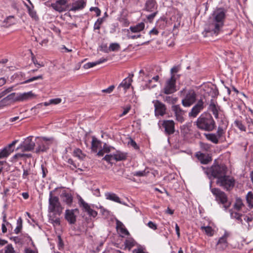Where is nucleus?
<instances>
[{
	"label": "nucleus",
	"mask_w": 253,
	"mask_h": 253,
	"mask_svg": "<svg viewBox=\"0 0 253 253\" xmlns=\"http://www.w3.org/2000/svg\"><path fill=\"white\" fill-rule=\"evenodd\" d=\"M225 18V9L222 8L216 9L213 13L212 21L205 29V32L210 33L212 36H217L221 31Z\"/></svg>",
	"instance_id": "nucleus-1"
},
{
	"label": "nucleus",
	"mask_w": 253,
	"mask_h": 253,
	"mask_svg": "<svg viewBox=\"0 0 253 253\" xmlns=\"http://www.w3.org/2000/svg\"><path fill=\"white\" fill-rule=\"evenodd\" d=\"M197 127L202 130L211 131L216 127V124L211 115L207 113L202 114L196 122Z\"/></svg>",
	"instance_id": "nucleus-2"
},
{
	"label": "nucleus",
	"mask_w": 253,
	"mask_h": 253,
	"mask_svg": "<svg viewBox=\"0 0 253 253\" xmlns=\"http://www.w3.org/2000/svg\"><path fill=\"white\" fill-rule=\"evenodd\" d=\"M202 169L207 175H211L217 180L224 176L227 172V168L224 165H212L210 168H206L202 167Z\"/></svg>",
	"instance_id": "nucleus-3"
},
{
	"label": "nucleus",
	"mask_w": 253,
	"mask_h": 253,
	"mask_svg": "<svg viewBox=\"0 0 253 253\" xmlns=\"http://www.w3.org/2000/svg\"><path fill=\"white\" fill-rule=\"evenodd\" d=\"M48 202V212L60 216L62 212L63 208L61 206L59 198L54 196L52 191L49 193Z\"/></svg>",
	"instance_id": "nucleus-4"
},
{
	"label": "nucleus",
	"mask_w": 253,
	"mask_h": 253,
	"mask_svg": "<svg viewBox=\"0 0 253 253\" xmlns=\"http://www.w3.org/2000/svg\"><path fill=\"white\" fill-rule=\"evenodd\" d=\"M216 183L218 185L228 191L234 187L235 180L233 177L226 174L224 176L217 180Z\"/></svg>",
	"instance_id": "nucleus-5"
},
{
	"label": "nucleus",
	"mask_w": 253,
	"mask_h": 253,
	"mask_svg": "<svg viewBox=\"0 0 253 253\" xmlns=\"http://www.w3.org/2000/svg\"><path fill=\"white\" fill-rule=\"evenodd\" d=\"M197 94L193 89L188 91L184 98L182 100V105L188 107L193 105L196 101Z\"/></svg>",
	"instance_id": "nucleus-6"
},
{
	"label": "nucleus",
	"mask_w": 253,
	"mask_h": 253,
	"mask_svg": "<svg viewBox=\"0 0 253 253\" xmlns=\"http://www.w3.org/2000/svg\"><path fill=\"white\" fill-rule=\"evenodd\" d=\"M176 79H174V77L172 76L166 81L165 86L163 89L164 92L165 94H171L176 91Z\"/></svg>",
	"instance_id": "nucleus-7"
},
{
	"label": "nucleus",
	"mask_w": 253,
	"mask_h": 253,
	"mask_svg": "<svg viewBox=\"0 0 253 253\" xmlns=\"http://www.w3.org/2000/svg\"><path fill=\"white\" fill-rule=\"evenodd\" d=\"M51 7L59 13L66 11L68 8V3L67 0H55L50 5Z\"/></svg>",
	"instance_id": "nucleus-8"
},
{
	"label": "nucleus",
	"mask_w": 253,
	"mask_h": 253,
	"mask_svg": "<svg viewBox=\"0 0 253 253\" xmlns=\"http://www.w3.org/2000/svg\"><path fill=\"white\" fill-rule=\"evenodd\" d=\"M212 194L215 196V200L222 204H225L227 202V197L226 194L218 188H211Z\"/></svg>",
	"instance_id": "nucleus-9"
},
{
	"label": "nucleus",
	"mask_w": 253,
	"mask_h": 253,
	"mask_svg": "<svg viewBox=\"0 0 253 253\" xmlns=\"http://www.w3.org/2000/svg\"><path fill=\"white\" fill-rule=\"evenodd\" d=\"M155 108V115L156 117L163 116L166 113V106L158 100L152 101Z\"/></svg>",
	"instance_id": "nucleus-10"
},
{
	"label": "nucleus",
	"mask_w": 253,
	"mask_h": 253,
	"mask_svg": "<svg viewBox=\"0 0 253 253\" xmlns=\"http://www.w3.org/2000/svg\"><path fill=\"white\" fill-rule=\"evenodd\" d=\"M171 110L174 112L176 120L180 123H182L184 121V115L185 112L181 108L179 105H172Z\"/></svg>",
	"instance_id": "nucleus-11"
},
{
	"label": "nucleus",
	"mask_w": 253,
	"mask_h": 253,
	"mask_svg": "<svg viewBox=\"0 0 253 253\" xmlns=\"http://www.w3.org/2000/svg\"><path fill=\"white\" fill-rule=\"evenodd\" d=\"M162 126L165 128V132L168 135H171L175 132V123L173 120H163Z\"/></svg>",
	"instance_id": "nucleus-12"
},
{
	"label": "nucleus",
	"mask_w": 253,
	"mask_h": 253,
	"mask_svg": "<svg viewBox=\"0 0 253 253\" xmlns=\"http://www.w3.org/2000/svg\"><path fill=\"white\" fill-rule=\"evenodd\" d=\"M204 108V103L203 99L198 100L197 103L192 107L191 111L189 113V116L195 118Z\"/></svg>",
	"instance_id": "nucleus-13"
},
{
	"label": "nucleus",
	"mask_w": 253,
	"mask_h": 253,
	"mask_svg": "<svg viewBox=\"0 0 253 253\" xmlns=\"http://www.w3.org/2000/svg\"><path fill=\"white\" fill-rule=\"evenodd\" d=\"M79 205L81 207L83 208V210L86 212L89 216L95 217L97 215V212L94 210L92 209L90 206L86 203L81 197L79 199Z\"/></svg>",
	"instance_id": "nucleus-14"
},
{
	"label": "nucleus",
	"mask_w": 253,
	"mask_h": 253,
	"mask_svg": "<svg viewBox=\"0 0 253 253\" xmlns=\"http://www.w3.org/2000/svg\"><path fill=\"white\" fill-rule=\"evenodd\" d=\"M17 142V140L13 141L12 143L8 144L7 146L0 150V159L7 157L13 152L14 149L12 148V147L15 145Z\"/></svg>",
	"instance_id": "nucleus-15"
},
{
	"label": "nucleus",
	"mask_w": 253,
	"mask_h": 253,
	"mask_svg": "<svg viewBox=\"0 0 253 253\" xmlns=\"http://www.w3.org/2000/svg\"><path fill=\"white\" fill-rule=\"evenodd\" d=\"M32 136H29L25 139L21 145V147L24 151H30L34 149L35 146V142L32 141Z\"/></svg>",
	"instance_id": "nucleus-16"
},
{
	"label": "nucleus",
	"mask_w": 253,
	"mask_h": 253,
	"mask_svg": "<svg viewBox=\"0 0 253 253\" xmlns=\"http://www.w3.org/2000/svg\"><path fill=\"white\" fill-rule=\"evenodd\" d=\"M116 229L118 233L122 237H124L126 235H129V233L125 227L124 224L119 220H116Z\"/></svg>",
	"instance_id": "nucleus-17"
},
{
	"label": "nucleus",
	"mask_w": 253,
	"mask_h": 253,
	"mask_svg": "<svg viewBox=\"0 0 253 253\" xmlns=\"http://www.w3.org/2000/svg\"><path fill=\"white\" fill-rule=\"evenodd\" d=\"M75 211H78V209L66 210L65 211V218L71 224H74L76 221V216L74 212Z\"/></svg>",
	"instance_id": "nucleus-18"
},
{
	"label": "nucleus",
	"mask_w": 253,
	"mask_h": 253,
	"mask_svg": "<svg viewBox=\"0 0 253 253\" xmlns=\"http://www.w3.org/2000/svg\"><path fill=\"white\" fill-rule=\"evenodd\" d=\"M133 77V74H129L128 76L126 79H125L119 84L118 88H120V87H122L124 89L125 91L128 88H129L132 82Z\"/></svg>",
	"instance_id": "nucleus-19"
},
{
	"label": "nucleus",
	"mask_w": 253,
	"mask_h": 253,
	"mask_svg": "<svg viewBox=\"0 0 253 253\" xmlns=\"http://www.w3.org/2000/svg\"><path fill=\"white\" fill-rule=\"evenodd\" d=\"M35 96V95L33 93L32 91H30L19 94L16 97V100L20 101H26L32 99Z\"/></svg>",
	"instance_id": "nucleus-20"
},
{
	"label": "nucleus",
	"mask_w": 253,
	"mask_h": 253,
	"mask_svg": "<svg viewBox=\"0 0 253 253\" xmlns=\"http://www.w3.org/2000/svg\"><path fill=\"white\" fill-rule=\"evenodd\" d=\"M37 144L38 145L36 150V152L39 153L41 152H43L47 151L49 148V144L45 141L39 140Z\"/></svg>",
	"instance_id": "nucleus-21"
},
{
	"label": "nucleus",
	"mask_w": 253,
	"mask_h": 253,
	"mask_svg": "<svg viewBox=\"0 0 253 253\" xmlns=\"http://www.w3.org/2000/svg\"><path fill=\"white\" fill-rule=\"evenodd\" d=\"M145 28V24L144 22H140L137 24L130 26L129 29L127 30L128 32H130L132 33L138 34L143 31Z\"/></svg>",
	"instance_id": "nucleus-22"
},
{
	"label": "nucleus",
	"mask_w": 253,
	"mask_h": 253,
	"mask_svg": "<svg viewBox=\"0 0 253 253\" xmlns=\"http://www.w3.org/2000/svg\"><path fill=\"white\" fill-rule=\"evenodd\" d=\"M197 159L203 164H207L211 161V158L208 155H206L200 152L196 154Z\"/></svg>",
	"instance_id": "nucleus-23"
},
{
	"label": "nucleus",
	"mask_w": 253,
	"mask_h": 253,
	"mask_svg": "<svg viewBox=\"0 0 253 253\" xmlns=\"http://www.w3.org/2000/svg\"><path fill=\"white\" fill-rule=\"evenodd\" d=\"M209 109L210 111L212 112L216 119L218 118L219 107L217 105L216 102H215L213 100H211L209 106Z\"/></svg>",
	"instance_id": "nucleus-24"
},
{
	"label": "nucleus",
	"mask_w": 253,
	"mask_h": 253,
	"mask_svg": "<svg viewBox=\"0 0 253 253\" xmlns=\"http://www.w3.org/2000/svg\"><path fill=\"white\" fill-rule=\"evenodd\" d=\"M145 7L147 11H154L157 10V5L155 0H147Z\"/></svg>",
	"instance_id": "nucleus-25"
},
{
	"label": "nucleus",
	"mask_w": 253,
	"mask_h": 253,
	"mask_svg": "<svg viewBox=\"0 0 253 253\" xmlns=\"http://www.w3.org/2000/svg\"><path fill=\"white\" fill-rule=\"evenodd\" d=\"M229 234L227 232H225L224 235L219 239L217 243V245L221 246V248L223 249L227 247V239L228 237H229Z\"/></svg>",
	"instance_id": "nucleus-26"
},
{
	"label": "nucleus",
	"mask_w": 253,
	"mask_h": 253,
	"mask_svg": "<svg viewBox=\"0 0 253 253\" xmlns=\"http://www.w3.org/2000/svg\"><path fill=\"white\" fill-rule=\"evenodd\" d=\"M85 5V2L83 0H79L75 2L71 9L72 11H76L82 9Z\"/></svg>",
	"instance_id": "nucleus-27"
},
{
	"label": "nucleus",
	"mask_w": 253,
	"mask_h": 253,
	"mask_svg": "<svg viewBox=\"0 0 253 253\" xmlns=\"http://www.w3.org/2000/svg\"><path fill=\"white\" fill-rule=\"evenodd\" d=\"M107 59L104 58H102L95 62H88V63L85 64L84 65V67L85 69H87L92 68L97 65L100 64L103 62H105L107 61Z\"/></svg>",
	"instance_id": "nucleus-28"
},
{
	"label": "nucleus",
	"mask_w": 253,
	"mask_h": 253,
	"mask_svg": "<svg viewBox=\"0 0 253 253\" xmlns=\"http://www.w3.org/2000/svg\"><path fill=\"white\" fill-rule=\"evenodd\" d=\"M105 196L106 197V199L108 200L125 205L124 203H123L120 201V198L115 193H107L105 194Z\"/></svg>",
	"instance_id": "nucleus-29"
},
{
	"label": "nucleus",
	"mask_w": 253,
	"mask_h": 253,
	"mask_svg": "<svg viewBox=\"0 0 253 253\" xmlns=\"http://www.w3.org/2000/svg\"><path fill=\"white\" fill-rule=\"evenodd\" d=\"M63 198V201L66 204L71 206L73 202V197L70 193H63L61 195Z\"/></svg>",
	"instance_id": "nucleus-30"
},
{
	"label": "nucleus",
	"mask_w": 253,
	"mask_h": 253,
	"mask_svg": "<svg viewBox=\"0 0 253 253\" xmlns=\"http://www.w3.org/2000/svg\"><path fill=\"white\" fill-rule=\"evenodd\" d=\"M136 242L132 238H127L125 242V249L130 250L132 248L135 246Z\"/></svg>",
	"instance_id": "nucleus-31"
},
{
	"label": "nucleus",
	"mask_w": 253,
	"mask_h": 253,
	"mask_svg": "<svg viewBox=\"0 0 253 253\" xmlns=\"http://www.w3.org/2000/svg\"><path fill=\"white\" fill-rule=\"evenodd\" d=\"M101 145V142L95 136H93L91 141V149L93 152H96L99 147Z\"/></svg>",
	"instance_id": "nucleus-32"
},
{
	"label": "nucleus",
	"mask_w": 253,
	"mask_h": 253,
	"mask_svg": "<svg viewBox=\"0 0 253 253\" xmlns=\"http://www.w3.org/2000/svg\"><path fill=\"white\" fill-rule=\"evenodd\" d=\"M206 138L209 141L212 142L214 144H218L219 139L215 133L205 134Z\"/></svg>",
	"instance_id": "nucleus-33"
},
{
	"label": "nucleus",
	"mask_w": 253,
	"mask_h": 253,
	"mask_svg": "<svg viewBox=\"0 0 253 253\" xmlns=\"http://www.w3.org/2000/svg\"><path fill=\"white\" fill-rule=\"evenodd\" d=\"M56 215H58V214H54V213H52V215L49 216V220L54 226H59L60 224V218L57 217Z\"/></svg>",
	"instance_id": "nucleus-34"
},
{
	"label": "nucleus",
	"mask_w": 253,
	"mask_h": 253,
	"mask_svg": "<svg viewBox=\"0 0 253 253\" xmlns=\"http://www.w3.org/2000/svg\"><path fill=\"white\" fill-rule=\"evenodd\" d=\"M27 7L28 10L29 14L31 17V18L35 21H38L39 20V17L37 14L36 11L33 9V5H32V7L27 5Z\"/></svg>",
	"instance_id": "nucleus-35"
},
{
	"label": "nucleus",
	"mask_w": 253,
	"mask_h": 253,
	"mask_svg": "<svg viewBox=\"0 0 253 253\" xmlns=\"http://www.w3.org/2000/svg\"><path fill=\"white\" fill-rule=\"evenodd\" d=\"M126 158V154L121 152H117L116 154H114V159L116 161L125 160Z\"/></svg>",
	"instance_id": "nucleus-36"
},
{
	"label": "nucleus",
	"mask_w": 253,
	"mask_h": 253,
	"mask_svg": "<svg viewBox=\"0 0 253 253\" xmlns=\"http://www.w3.org/2000/svg\"><path fill=\"white\" fill-rule=\"evenodd\" d=\"M177 100H178V99L177 97H173L171 96H163V100L165 102H166L170 104H175L177 102Z\"/></svg>",
	"instance_id": "nucleus-37"
},
{
	"label": "nucleus",
	"mask_w": 253,
	"mask_h": 253,
	"mask_svg": "<svg viewBox=\"0 0 253 253\" xmlns=\"http://www.w3.org/2000/svg\"><path fill=\"white\" fill-rule=\"evenodd\" d=\"M244 206V205L241 198H238L236 199V201L234 205L235 209H236L238 211H239L241 210V209Z\"/></svg>",
	"instance_id": "nucleus-38"
},
{
	"label": "nucleus",
	"mask_w": 253,
	"mask_h": 253,
	"mask_svg": "<svg viewBox=\"0 0 253 253\" xmlns=\"http://www.w3.org/2000/svg\"><path fill=\"white\" fill-rule=\"evenodd\" d=\"M73 155L75 157L78 158L80 160H83L85 158V155H84L82 150L79 148H76L73 151Z\"/></svg>",
	"instance_id": "nucleus-39"
},
{
	"label": "nucleus",
	"mask_w": 253,
	"mask_h": 253,
	"mask_svg": "<svg viewBox=\"0 0 253 253\" xmlns=\"http://www.w3.org/2000/svg\"><path fill=\"white\" fill-rule=\"evenodd\" d=\"M246 198L249 207L250 208L253 207V193L251 191L249 192Z\"/></svg>",
	"instance_id": "nucleus-40"
},
{
	"label": "nucleus",
	"mask_w": 253,
	"mask_h": 253,
	"mask_svg": "<svg viewBox=\"0 0 253 253\" xmlns=\"http://www.w3.org/2000/svg\"><path fill=\"white\" fill-rule=\"evenodd\" d=\"M201 229L204 231L206 234L209 236H212L214 234V230L211 226H202Z\"/></svg>",
	"instance_id": "nucleus-41"
},
{
	"label": "nucleus",
	"mask_w": 253,
	"mask_h": 253,
	"mask_svg": "<svg viewBox=\"0 0 253 253\" xmlns=\"http://www.w3.org/2000/svg\"><path fill=\"white\" fill-rule=\"evenodd\" d=\"M22 228V219L21 217H19L17 220V226L14 229V232L16 234L19 233Z\"/></svg>",
	"instance_id": "nucleus-42"
},
{
	"label": "nucleus",
	"mask_w": 253,
	"mask_h": 253,
	"mask_svg": "<svg viewBox=\"0 0 253 253\" xmlns=\"http://www.w3.org/2000/svg\"><path fill=\"white\" fill-rule=\"evenodd\" d=\"M120 49V45L118 43H112L109 47V50L111 51H118Z\"/></svg>",
	"instance_id": "nucleus-43"
},
{
	"label": "nucleus",
	"mask_w": 253,
	"mask_h": 253,
	"mask_svg": "<svg viewBox=\"0 0 253 253\" xmlns=\"http://www.w3.org/2000/svg\"><path fill=\"white\" fill-rule=\"evenodd\" d=\"M235 124L236 126L241 131H245L246 130V128L245 126L243 125L242 121L239 120H236L235 121Z\"/></svg>",
	"instance_id": "nucleus-44"
},
{
	"label": "nucleus",
	"mask_w": 253,
	"mask_h": 253,
	"mask_svg": "<svg viewBox=\"0 0 253 253\" xmlns=\"http://www.w3.org/2000/svg\"><path fill=\"white\" fill-rule=\"evenodd\" d=\"M180 67L179 66H173L171 69H170V77H172L173 76L174 79H176V75H175V73H177L179 72L180 70Z\"/></svg>",
	"instance_id": "nucleus-45"
},
{
	"label": "nucleus",
	"mask_w": 253,
	"mask_h": 253,
	"mask_svg": "<svg viewBox=\"0 0 253 253\" xmlns=\"http://www.w3.org/2000/svg\"><path fill=\"white\" fill-rule=\"evenodd\" d=\"M103 18H98L94 25V30H99L100 26L103 22Z\"/></svg>",
	"instance_id": "nucleus-46"
},
{
	"label": "nucleus",
	"mask_w": 253,
	"mask_h": 253,
	"mask_svg": "<svg viewBox=\"0 0 253 253\" xmlns=\"http://www.w3.org/2000/svg\"><path fill=\"white\" fill-rule=\"evenodd\" d=\"M5 253H18L16 252L11 244H8L5 247Z\"/></svg>",
	"instance_id": "nucleus-47"
},
{
	"label": "nucleus",
	"mask_w": 253,
	"mask_h": 253,
	"mask_svg": "<svg viewBox=\"0 0 253 253\" xmlns=\"http://www.w3.org/2000/svg\"><path fill=\"white\" fill-rule=\"evenodd\" d=\"M225 130L222 128V127L219 126L217 128V130L216 131V135L218 137V138L219 139L222 137V136L225 134Z\"/></svg>",
	"instance_id": "nucleus-48"
},
{
	"label": "nucleus",
	"mask_w": 253,
	"mask_h": 253,
	"mask_svg": "<svg viewBox=\"0 0 253 253\" xmlns=\"http://www.w3.org/2000/svg\"><path fill=\"white\" fill-rule=\"evenodd\" d=\"M16 93L15 92L12 93L8 95H7L6 97L2 99V101H5V100L9 101H17L16 98H15V95Z\"/></svg>",
	"instance_id": "nucleus-49"
},
{
	"label": "nucleus",
	"mask_w": 253,
	"mask_h": 253,
	"mask_svg": "<svg viewBox=\"0 0 253 253\" xmlns=\"http://www.w3.org/2000/svg\"><path fill=\"white\" fill-rule=\"evenodd\" d=\"M149 172L148 171H146V170H142V171H138L136 172H134L132 173L133 176L141 177L146 176L147 173Z\"/></svg>",
	"instance_id": "nucleus-50"
},
{
	"label": "nucleus",
	"mask_w": 253,
	"mask_h": 253,
	"mask_svg": "<svg viewBox=\"0 0 253 253\" xmlns=\"http://www.w3.org/2000/svg\"><path fill=\"white\" fill-rule=\"evenodd\" d=\"M39 79H42V75H41L36 77H32L28 80L25 81L22 83V84H27Z\"/></svg>",
	"instance_id": "nucleus-51"
},
{
	"label": "nucleus",
	"mask_w": 253,
	"mask_h": 253,
	"mask_svg": "<svg viewBox=\"0 0 253 253\" xmlns=\"http://www.w3.org/2000/svg\"><path fill=\"white\" fill-rule=\"evenodd\" d=\"M141 35L138 33L136 34L132 35L131 34L130 32H128V33L127 34V37L129 39H135L140 38Z\"/></svg>",
	"instance_id": "nucleus-52"
},
{
	"label": "nucleus",
	"mask_w": 253,
	"mask_h": 253,
	"mask_svg": "<svg viewBox=\"0 0 253 253\" xmlns=\"http://www.w3.org/2000/svg\"><path fill=\"white\" fill-rule=\"evenodd\" d=\"M13 86H11L1 92L0 93V98L5 95L8 93L10 92L13 90Z\"/></svg>",
	"instance_id": "nucleus-53"
},
{
	"label": "nucleus",
	"mask_w": 253,
	"mask_h": 253,
	"mask_svg": "<svg viewBox=\"0 0 253 253\" xmlns=\"http://www.w3.org/2000/svg\"><path fill=\"white\" fill-rule=\"evenodd\" d=\"M4 22H5L6 23H9V25H8L9 26L14 24L15 23L14 16H11L8 17L4 20Z\"/></svg>",
	"instance_id": "nucleus-54"
},
{
	"label": "nucleus",
	"mask_w": 253,
	"mask_h": 253,
	"mask_svg": "<svg viewBox=\"0 0 253 253\" xmlns=\"http://www.w3.org/2000/svg\"><path fill=\"white\" fill-rule=\"evenodd\" d=\"M231 216L238 220H240L241 223H242V219H241V217L242 216V214L237 213V212H234V213H231Z\"/></svg>",
	"instance_id": "nucleus-55"
},
{
	"label": "nucleus",
	"mask_w": 253,
	"mask_h": 253,
	"mask_svg": "<svg viewBox=\"0 0 253 253\" xmlns=\"http://www.w3.org/2000/svg\"><path fill=\"white\" fill-rule=\"evenodd\" d=\"M128 144L133 147L136 150L139 149V148L135 141L131 138H130V140L128 141Z\"/></svg>",
	"instance_id": "nucleus-56"
},
{
	"label": "nucleus",
	"mask_w": 253,
	"mask_h": 253,
	"mask_svg": "<svg viewBox=\"0 0 253 253\" xmlns=\"http://www.w3.org/2000/svg\"><path fill=\"white\" fill-rule=\"evenodd\" d=\"M152 13L150 14H149L147 16V19L151 21L153 20L154 17L156 16V14L158 13V11H151Z\"/></svg>",
	"instance_id": "nucleus-57"
},
{
	"label": "nucleus",
	"mask_w": 253,
	"mask_h": 253,
	"mask_svg": "<svg viewBox=\"0 0 253 253\" xmlns=\"http://www.w3.org/2000/svg\"><path fill=\"white\" fill-rule=\"evenodd\" d=\"M114 88L115 86L114 85H112L108 87L107 88L103 89L102 92L106 93H110L113 91Z\"/></svg>",
	"instance_id": "nucleus-58"
},
{
	"label": "nucleus",
	"mask_w": 253,
	"mask_h": 253,
	"mask_svg": "<svg viewBox=\"0 0 253 253\" xmlns=\"http://www.w3.org/2000/svg\"><path fill=\"white\" fill-rule=\"evenodd\" d=\"M114 159V155H106L103 159L108 162L111 163V161Z\"/></svg>",
	"instance_id": "nucleus-59"
},
{
	"label": "nucleus",
	"mask_w": 253,
	"mask_h": 253,
	"mask_svg": "<svg viewBox=\"0 0 253 253\" xmlns=\"http://www.w3.org/2000/svg\"><path fill=\"white\" fill-rule=\"evenodd\" d=\"M90 11H94L97 16H99L101 14L100 10L97 7H91L90 8Z\"/></svg>",
	"instance_id": "nucleus-60"
},
{
	"label": "nucleus",
	"mask_w": 253,
	"mask_h": 253,
	"mask_svg": "<svg viewBox=\"0 0 253 253\" xmlns=\"http://www.w3.org/2000/svg\"><path fill=\"white\" fill-rule=\"evenodd\" d=\"M147 225L150 228L152 229L153 230H156L157 229V225L155 223L151 221H150L147 223Z\"/></svg>",
	"instance_id": "nucleus-61"
},
{
	"label": "nucleus",
	"mask_w": 253,
	"mask_h": 253,
	"mask_svg": "<svg viewBox=\"0 0 253 253\" xmlns=\"http://www.w3.org/2000/svg\"><path fill=\"white\" fill-rule=\"evenodd\" d=\"M41 168L42 170V177L44 178L46 177V174L48 173V170L43 165H42Z\"/></svg>",
	"instance_id": "nucleus-62"
},
{
	"label": "nucleus",
	"mask_w": 253,
	"mask_h": 253,
	"mask_svg": "<svg viewBox=\"0 0 253 253\" xmlns=\"http://www.w3.org/2000/svg\"><path fill=\"white\" fill-rule=\"evenodd\" d=\"M30 174V169H23V173L22 177L23 179L28 178V176Z\"/></svg>",
	"instance_id": "nucleus-63"
},
{
	"label": "nucleus",
	"mask_w": 253,
	"mask_h": 253,
	"mask_svg": "<svg viewBox=\"0 0 253 253\" xmlns=\"http://www.w3.org/2000/svg\"><path fill=\"white\" fill-rule=\"evenodd\" d=\"M61 102V99L60 98H55L50 100V103L57 104L60 103Z\"/></svg>",
	"instance_id": "nucleus-64"
}]
</instances>
